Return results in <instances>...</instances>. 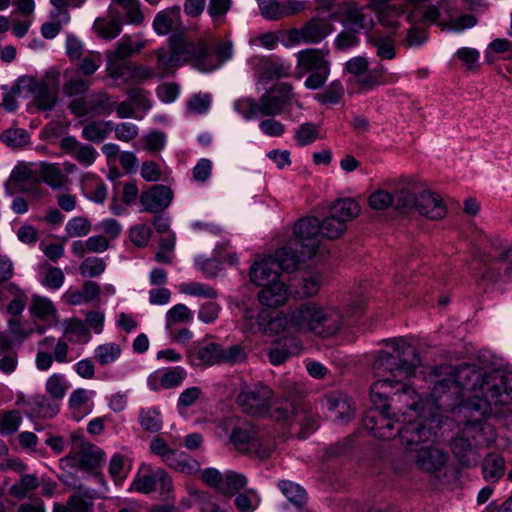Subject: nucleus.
I'll list each match as a JSON object with an SVG mask.
<instances>
[{
	"instance_id": "26",
	"label": "nucleus",
	"mask_w": 512,
	"mask_h": 512,
	"mask_svg": "<svg viewBox=\"0 0 512 512\" xmlns=\"http://www.w3.org/2000/svg\"><path fill=\"white\" fill-rule=\"evenodd\" d=\"M301 342L294 337H285L274 342L269 349L268 358L271 364L277 366L285 363L291 356L301 352Z\"/></svg>"
},
{
	"instance_id": "34",
	"label": "nucleus",
	"mask_w": 512,
	"mask_h": 512,
	"mask_svg": "<svg viewBox=\"0 0 512 512\" xmlns=\"http://www.w3.org/2000/svg\"><path fill=\"white\" fill-rule=\"evenodd\" d=\"M342 24L345 30L354 33L367 31L373 26V19L363 12L356 5H349L345 17L342 19Z\"/></svg>"
},
{
	"instance_id": "59",
	"label": "nucleus",
	"mask_w": 512,
	"mask_h": 512,
	"mask_svg": "<svg viewBox=\"0 0 512 512\" xmlns=\"http://www.w3.org/2000/svg\"><path fill=\"white\" fill-rule=\"evenodd\" d=\"M197 358L201 364L208 366L221 363V345L209 343L200 347L197 351Z\"/></svg>"
},
{
	"instance_id": "47",
	"label": "nucleus",
	"mask_w": 512,
	"mask_h": 512,
	"mask_svg": "<svg viewBox=\"0 0 512 512\" xmlns=\"http://www.w3.org/2000/svg\"><path fill=\"white\" fill-rule=\"evenodd\" d=\"M101 150L102 153L105 155L107 164L109 166V172L107 177L110 181L115 182L122 175L117 168V162L121 154L120 148L117 144L107 143L102 146Z\"/></svg>"
},
{
	"instance_id": "2",
	"label": "nucleus",
	"mask_w": 512,
	"mask_h": 512,
	"mask_svg": "<svg viewBox=\"0 0 512 512\" xmlns=\"http://www.w3.org/2000/svg\"><path fill=\"white\" fill-rule=\"evenodd\" d=\"M476 381H469L468 389L458 401L454 410L464 413L467 421L464 434L471 435L475 446L490 447L497 438L496 430L484 419L491 414L500 417L493 408L505 407L504 411H512V374L481 373L477 370Z\"/></svg>"
},
{
	"instance_id": "44",
	"label": "nucleus",
	"mask_w": 512,
	"mask_h": 512,
	"mask_svg": "<svg viewBox=\"0 0 512 512\" xmlns=\"http://www.w3.org/2000/svg\"><path fill=\"white\" fill-rule=\"evenodd\" d=\"M320 138V126L312 122H304L294 130V140L300 147L307 146Z\"/></svg>"
},
{
	"instance_id": "33",
	"label": "nucleus",
	"mask_w": 512,
	"mask_h": 512,
	"mask_svg": "<svg viewBox=\"0 0 512 512\" xmlns=\"http://www.w3.org/2000/svg\"><path fill=\"white\" fill-rule=\"evenodd\" d=\"M38 175L45 184L54 190L63 189L70 183L68 176L61 169L60 164L41 163L39 165Z\"/></svg>"
},
{
	"instance_id": "49",
	"label": "nucleus",
	"mask_w": 512,
	"mask_h": 512,
	"mask_svg": "<svg viewBox=\"0 0 512 512\" xmlns=\"http://www.w3.org/2000/svg\"><path fill=\"white\" fill-rule=\"evenodd\" d=\"M179 291L189 296L206 299H215L218 296L217 291L213 287L200 282L183 283L179 286Z\"/></svg>"
},
{
	"instance_id": "12",
	"label": "nucleus",
	"mask_w": 512,
	"mask_h": 512,
	"mask_svg": "<svg viewBox=\"0 0 512 512\" xmlns=\"http://www.w3.org/2000/svg\"><path fill=\"white\" fill-rule=\"evenodd\" d=\"M172 488V479L164 469L142 463L133 478L129 490L143 494H149L153 491L169 494Z\"/></svg>"
},
{
	"instance_id": "20",
	"label": "nucleus",
	"mask_w": 512,
	"mask_h": 512,
	"mask_svg": "<svg viewBox=\"0 0 512 512\" xmlns=\"http://www.w3.org/2000/svg\"><path fill=\"white\" fill-rule=\"evenodd\" d=\"M62 482L73 491L67 500V505L77 509L80 512H92L94 508L95 492L78 482L72 476L62 479Z\"/></svg>"
},
{
	"instance_id": "52",
	"label": "nucleus",
	"mask_w": 512,
	"mask_h": 512,
	"mask_svg": "<svg viewBox=\"0 0 512 512\" xmlns=\"http://www.w3.org/2000/svg\"><path fill=\"white\" fill-rule=\"evenodd\" d=\"M33 412L41 418H52L59 412V406L52 403L44 395H36L32 399Z\"/></svg>"
},
{
	"instance_id": "17",
	"label": "nucleus",
	"mask_w": 512,
	"mask_h": 512,
	"mask_svg": "<svg viewBox=\"0 0 512 512\" xmlns=\"http://www.w3.org/2000/svg\"><path fill=\"white\" fill-rule=\"evenodd\" d=\"M317 336L328 338L345 328L352 327L348 312H343L337 306L319 303L317 318Z\"/></svg>"
},
{
	"instance_id": "18",
	"label": "nucleus",
	"mask_w": 512,
	"mask_h": 512,
	"mask_svg": "<svg viewBox=\"0 0 512 512\" xmlns=\"http://www.w3.org/2000/svg\"><path fill=\"white\" fill-rule=\"evenodd\" d=\"M108 76L114 80H122L125 84H142L156 77L154 70L148 66L130 62L117 64L110 61L107 66Z\"/></svg>"
},
{
	"instance_id": "31",
	"label": "nucleus",
	"mask_w": 512,
	"mask_h": 512,
	"mask_svg": "<svg viewBox=\"0 0 512 512\" xmlns=\"http://www.w3.org/2000/svg\"><path fill=\"white\" fill-rule=\"evenodd\" d=\"M333 31L332 24L325 19H312L299 31L297 39L305 43L316 44L324 40Z\"/></svg>"
},
{
	"instance_id": "1",
	"label": "nucleus",
	"mask_w": 512,
	"mask_h": 512,
	"mask_svg": "<svg viewBox=\"0 0 512 512\" xmlns=\"http://www.w3.org/2000/svg\"><path fill=\"white\" fill-rule=\"evenodd\" d=\"M421 365V358L415 346L405 338L396 337L385 342V348L378 352L373 363V371L378 377L370 387V399L373 405L392 408L393 416L401 413L406 421L407 411L423 419H433L440 410H452L458 404L469 381H477V369L473 365H440L429 371V381L433 385L425 399L409 385L401 381L410 378ZM477 384V382H475Z\"/></svg>"
},
{
	"instance_id": "4",
	"label": "nucleus",
	"mask_w": 512,
	"mask_h": 512,
	"mask_svg": "<svg viewBox=\"0 0 512 512\" xmlns=\"http://www.w3.org/2000/svg\"><path fill=\"white\" fill-rule=\"evenodd\" d=\"M436 436L420 423H410L401 431V442L413 453V464L425 474L441 472L449 461V453L436 443Z\"/></svg>"
},
{
	"instance_id": "45",
	"label": "nucleus",
	"mask_w": 512,
	"mask_h": 512,
	"mask_svg": "<svg viewBox=\"0 0 512 512\" xmlns=\"http://www.w3.org/2000/svg\"><path fill=\"white\" fill-rule=\"evenodd\" d=\"M247 478L244 474L235 471H226L220 493L228 496L234 495L237 491L247 485Z\"/></svg>"
},
{
	"instance_id": "46",
	"label": "nucleus",
	"mask_w": 512,
	"mask_h": 512,
	"mask_svg": "<svg viewBox=\"0 0 512 512\" xmlns=\"http://www.w3.org/2000/svg\"><path fill=\"white\" fill-rule=\"evenodd\" d=\"M343 95L342 83L339 80H334L321 93L315 95V100L322 105H334L340 102Z\"/></svg>"
},
{
	"instance_id": "61",
	"label": "nucleus",
	"mask_w": 512,
	"mask_h": 512,
	"mask_svg": "<svg viewBox=\"0 0 512 512\" xmlns=\"http://www.w3.org/2000/svg\"><path fill=\"white\" fill-rule=\"evenodd\" d=\"M240 512H253L260 504V496L255 490H248L246 493L238 494L234 500Z\"/></svg>"
},
{
	"instance_id": "43",
	"label": "nucleus",
	"mask_w": 512,
	"mask_h": 512,
	"mask_svg": "<svg viewBox=\"0 0 512 512\" xmlns=\"http://www.w3.org/2000/svg\"><path fill=\"white\" fill-rule=\"evenodd\" d=\"M64 77L66 81L63 85V92L68 97L87 92L91 85V81L82 78L71 70L64 71Z\"/></svg>"
},
{
	"instance_id": "22",
	"label": "nucleus",
	"mask_w": 512,
	"mask_h": 512,
	"mask_svg": "<svg viewBox=\"0 0 512 512\" xmlns=\"http://www.w3.org/2000/svg\"><path fill=\"white\" fill-rule=\"evenodd\" d=\"M186 376L187 372L183 367H169L151 373L147 379V385L152 391L171 389L180 386Z\"/></svg>"
},
{
	"instance_id": "8",
	"label": "nucleus",
	"mask_w": 512,
	"mask_h": 512,
	"mask_svg": "<svg viewBox=\"0 0 512 512\" xmlns=\"http://www.w3.org/2000/svg\"><path fill=\"white\" fill-rule=\"evenodd\" d=\"M329 52L324 49H304L296 54V77L310 73L304 86L310 90L321 88L330 75Z\"/></svg>"
},
{
	"instance_id": "56",
	"label": "nucleus",
	"mask_w": 512,
	"mask_h": 512,
	"mask_svg": "<svg viewBox=\"0 0 512 512\" xmlns=\"http://www.w3.org/2000/svg\"><path fill=\"white\" fill-rule=\"evenodd\" d=\"M122 31V24L118 15L109 20L98 19V36L105 40L115 39Z\"/></svg>"
},
{
	"instance_id": "55",
	"label": "nucleus",
	"mask_w": 512,
	"mask_h": 512,
	"mask_svg": "<svg viewBox=\"0 0 512 512\" xmlns=\"http://www.w3.org/2000/svg\"><path fill=\"white\" fill-rule=\"evenodd\" d=\"M176 13L170 10L158 12L153 20V29L157 35H167L173 28Z\"/></svg>"
},
{
	"instance_id": "13",
	"label": "nucleus",
	"mask_w": 512,
	"mask_h": 512,
	"mask_svg": "<svg viewBox=\"0 0 512 512\" xmlns=\"http://www.w3.org/2000/svg\"><path fill=\"white\" fill-rule=\"evenodd\" d=\"M273 390L267 385L257 383L245 385L237 396V403L242 411L251 416H264L271 407Z\"/></svg>"
},
{
	"instance_id": "30",
	"label": "nucleus",
	"mask_w": 512,
	"mask_h": 512,
	"mask_svg": "<svg viewBox=\"0 0 512 512\" xmlns=\"http://www.w3.org/2000/svg\"><path fill=\"white\" fill-rule=\"evenodd\" d=\"M417 210L431 220L442 219L447 213L446 205L440 196L429 191H423L418 195Z\"/></svg>"
},
{
	"instance_id": "23",
	"label": "nucleus",
	"mask_w": 512,
	"mask_h": 512,
	"mask_svg": "<svg viewBox=\"0 0 512 512\" xmlns=\"http://www.w3.org/2000/svg\"><path fill=\"white\" fill-rule=\"evenodd\" d=\"M324 406L330 417L339 424L347 423L355 414V408L346 394L333 392L325 396Z\"/></svg>"
},
{
	"instance_id": "54",
	"label": "nucleus",
	"mask_w": 512,
	"mask_h": 512,
	"mask_svg": "<svg viewBox=\"0 0 512 512\" xmlns=\"http://www.w3.org/2000/svg\"><path fill=\"white\" fill-rule=\"evenodd\" d=\"M321 235L328 239L338 238L346 230V224L330 214L321 223Z\"/></svg>"
},
{
	"instance_id": "6",
	"label": "nucleus",
	"mask_w": 512,
	"mask_h": 512,
	"mask_svg": "<svg viewBox=\"0 0 512 512\" xmlns=\"http://www.w3.org/2000/svg\"><path fill=\"white\" fill-rule=\"evenodd\" d=\"M370 4L377 14L380 24L387 28H395L399 19L407 12L409 23H435L439 10L429 0H370Z\"/></svg>"
},
{
	"instance_id": "36",
	"label": "nucleus",
	"mask_w": 512,
	"mask_h": 512,
	"mask_svg": "<svg viewBox=\"0 0 512 512\" xmlns=\"http://www.w3.org/2000/svg\"><path fill=\"white\" fill-rule=\"evenodd\" d=\"M98 231V253H100L111 247V243L120 236L122 227L117 220L106 218L98 225Z\"/></svg>"
},
{
	"instance_id": "42",
	"label": "nucleus",
	"mask_w": 512,
	"mask_h": 512,
	"mask_svg": "<svg viewBox=\"0 0 512 512\" xmlns=\"http://www.w3.org/2000/svg\"><path fill=\"white\" fill-rule=\"evenodd\" d=\"M360 207L353 199H339L331 207V214L346 224L358 216Z\"/></svg>"
},
{
	"instance_id": "21",
	"label": "nucleus",
	"mask_w": 512,
	"mask_h": 512,
	"mask_svg": "<svg viewBox=\"0 0 512 512\" xmlns=\"http://www.w3.org/2000/svg\"><path fill=\"white\" fill-rule=\"evenodd\" d=\"M172 199L173 192L165 185H154L139 196L143 211L150 213L163 211L170 205Z\"/></svg>"
},
{
	"instance_id": "35",
	"label": "nucleus",
	"mask_w": 512,
	"mask_h": 512,
	"mask_svg": "<svg viewBox=\"0 0 512 512\" xmlns=\"http://www.w3.org/2000/svg\"><path fill=\"white\" fill-rule=\"evenodd\" d=\"M153 53L156 56V65L153 70L158 78H165L172 75L180 66L179 58L175 56L171 47L170 49L159 48Z\"/></svg>"
},
{
	"instance_id": "39",
	"label": "nucleus",
	"mask_w": 512,
	"mask_h": 512,
	"mask_svg": "<svg viewBox=\"0 0 512 512\" xmlns=\"http://www.w3.org/2000/svg\"><path fill=\"white\" fill-rule=\"evenodd\" d=\"M171 463L164 462L168 467L185 474H194L200 470V464L184 451L172 450Z\"/></svg>"
},
{
	"instance_id": "7",
	"label": "nucleus",
	"mask_w": 512,
	"mask_h": 512,
	"mask_svg": "<svg viewBox=\"0 0 512 512\" xmlns=\"http://www.w3.org/2000/svg\"><path fill=\"white\" fill-rule=\"evenodd\" d=\"M344 70L351 76L360 93H368L380 86L391 85L399 80L397 73L389 72L380 62L370 67L364 56L349 59L344 65Z\"/></svg>"
},
{
	"instance_id": "62",
	"label": "nucleus",
	"mask_w": 512,
	"mask_h": 512,
	"mask_svg": "<svg viewBox=\"0 0 512 512\" xmlns=\"http://www.w3.org/2000/svg\"><path fill=\"white\" fill-rule=\"evenodd\" d=\"M63 271L55 266L47 265L41 278V284L50 289H59L64 283Z\"/></svg>"
},
{
	"instance_id": "57",
	"label": "nucleus",
	"mask_w": 512,
	"mask_h": 512,
	"mask_svg": "<svg viewBox=\"0 0 512 512\" xmlns=\"http://www.w3.org/2000/svg\"><path fill=\"white\" fill-rule=\"evenodd\" d=\"M93 392L88 391L83 388H78L74 390L68 401V405L70 409L74 411H83L85 408H89V411L92 409V397Z\"/></svg>"
},
{
	"instance_id": "48",
	"label": "nucleus",
	"mask_w": 512,
	"mask_h": 512,
	"mask_svg": "<svg viewBox=\"0 0 512 512\" xmlns=\"http://www.w3.org/2000/svg\"><path fill=\"white\" fill-rule=\"evenodd\" d=\"M45 389L51 398L61 400L66 395L69 384L64 375L54 373L46 380Z\"/></svg>"
},
{
	"instance_id": "11",
	"label": "nucleus",
	"mask_w": 512,
	"mask_h": 512,
	"mask_svg": "<svg viewBox=\"0 0 512 512\" xmlns=\"http://www.w3.org/2000/svg\"><path fill=\"white\" fill-rule=\"evenodd\" d=\"M390 408H382L374 405V408L367 411L363 418V425L369 433L379 439L389 440L396 435H399L401 438V431L405 429L410 423H414L411 420H408L407 424L404 426H395V424L400 423V418L394 419L391 413H389Z\"/></svg>"
},
{
	"instance_id": "10",
	"label": "nucleus",
	"mask_w": 512,
	"mask_h": 512,
	"mask_svg": "<svg viewBox=\"0 0 512 512\" xmlns=\"http://www.w3.org/2000/svg\"><path fill=\"white\" fill-rule=\"evenodd\" d=\"M170 46L175 56L179 58L180 66L190 62L202 72H211L218 68V65L213 61L210 46L205 41L194 43L184 39H174Z\"/></svg>"
},
{
	"instance_id": "5",
	"label": "nucleus",
	"mask_w": 512,
	"mask_h": 512,
	"mask_svg": "<svg viewBox=\"0 0 512 512\" xmlns=\"http://www.w3.org/2000/svg\"><path fill=\"white\" fill-rule=\"evenodd\" d=\"M319 303L299 304L288 312L262 309L256 317L258 328L267 335L307 333L317 336Z\"/></svg>"
},
{
	"instance_id": "41",
	"label": "nucleus",
	"mask_w": 512,
	"mask_h": 512,
	"mask_svg": "<svg viewBox=\"0 0 512 512\" xmlns=\"http://www.w3.org/2000/svg\"><path fill=\"white\" fill-rule=\"evenodd\" d=\"M96 298V284L88 281L81 290L69 289L63 295V300L69 305H81Z\"/></svg>"
},
{
	"instance_id": "28",
	"label": "nucleus",
	"mask_w": 512,
	"mask_h": 512,
	"mask_svg": "<svg viewBox=\"0 0 512 512\" xmlns=\"http://www.w3.org/2000/svg\"><path fill=\"white\" fill-rule=\"evenodd\" d=\"M148 45V41L142 34L129 35L125 34L117 42L114 51L110 56L114 60H125L134 55L139 54Z\"/></svg>"
},
{
	"instance_id": "16",
	"label": "nucleus",
	"mask_w": 512,
	"mask_h": 512,
	"mask_svg": "<svg viewBox=\"0 0 512 512\" xmlns=\"http://www.w3.org/2000/svg\"><path fill=\"white\" fill-rule=\"evenodd\" d=\"M320 235L321 228L318 218H302L294 225V237L290 244L300 247L304 256L312 257L318 249Z\"/></svg>"
},
{
	"instance_id": "15",
	"label": "nucleus",
	"mask_w": 512,
	"mask_h": 512,
	"mask_svg": "<svg viewBox=\"0 0 512 512\" xmlns=\"http://www.w3.org/2000/svg\"><path fill=\"white\" fill-rule=\"evenodd\" d=\"M72 448L60 461L66 467L75 468L88 474L96 469V450L94 444L86 441L82 435H71Z\"/></svg>"
},
{
	"instance_id": "37",
	"label": "nucleus",
	"mask_w": 512,
	"mask_h": 512,
	"mask_svg": "<svg viewBox=\"0 0 512 512\" xmlns=\"http://www.w3.org/2000/svg\"><path fill=\"white\" fill-rule=\"evenodd\" d=\"M504 458L496 453H489L482 462L483 478L490 483L498 482L505 474Z\"/></svg>"
},
{
	"instance_id": "60",
	"label": "nucleus",
	"mask_w": 512,
	"mask_h": 512,
	"mask_svg": "<svg viewBox=\"0 0 512 512\" xmlns=\"http://www.w3.org/2000/svg\"><path fill=\"white\" fill-rule=\"evenodd\" d=\"M418 196H415L409 190H401L396 194L393 201L394 207L400 213H409L417 210Z\"/></svg>"
},
{
	"instance_id": "32",
	"label": "nucleus",
	"mask_w": 512,
	"mask_h": 512,
	"mask_svg": "<svg viewBox=\"0 0 512 512\" xmlns=\"http://www.w3.org/2000/svg\"><path fill=\"white\" fill-rule=\"evenodd\" d=\"M250 279L257 286H263L273 281L279 276L275 269L272 256H265L260 261H256L250 268Z\"/></svg>"
},
{
	"instance_id": "64",
	"label": "nucleus",
	"mask_w": 512,
	"mask_h": 512,
	"mask_svg": "<svg viewBox=\"0 0 512 512\" xmlns=\"http://www.w3.org/2000/svg\"><path fill=\"white\" fill-rule=\"evenodd\" d=\"M202 391L199 387H189L183 390L177 401V409L181 415H184L185 410L193 406L200 398Z\"/></svg>"
},
{
	"instance_id": "29",
	"label": "nucleus",
	"mask_w": 512,
	"mask_h": 512,
	"mask_svg": "<svg viewBox=\"0 0 512 512\" xmlns=\"http://www.w3.org/2000/svg\"><path fill=\"white\" fill-rule=\"evenodd\" d=\"M258 294L259 302L267 307H280L286 304L290 292L288 286L282 281H273L262 286Z\"/></svg>"
},
{
	"instance_id": "27",
	"label": "nucleus",
	"mask_w": 512,
	"mask_h": 512,
	"mask_svg": "<svg viewBox=\"0 0 512 512\" xmlns=\"http://www.w3.org/2000/svg\"><path fill=\"white\" fill-rule=\"evenodd\" d=\"M273 264L280 273L282 271L292 272L298 268L301 260L309 258L302 254V249L290 243L278 249L273 255Z\"/></svg>"
},
{
	"instance_id": "9",
	"label": "nucleus",
	"mask_w": 512,
	"mask_h": 512,
	"mask_svg": "<svg viewBox=\"0 0 512 512\" xmlns=\"http://www.w3.org/2000/svg\"><path fill=\"white\" fill-rule=\"evenodd\" d=\"M60 71L50 70L39 80L32 76L20 78V88L34 97L35 106L42 111L53 109L57 103Z\"/></svg>"
},
{
	"instance_id": "3",
	"label": "nucleus",
	"mask_w": 512,
	"mask_h": 512,
	"mask_svg": "<svg viewBox=\"0 0 512 512\" xmlns=\"http://www.w3.org/2000/svg\"><path fill=\"white\" fill-rule=\"evenodd\" d=\"M300 107L295 99L292 85L278 83L265 92L259 100L242 98L234 102V109L245 120H254L262 117H270L259 123L260 131L269 137H280L285 132V126L274 117L281 115L291 106Z\"/></svg>"
},
{
	"instance_id": "58",
	"label": "nucleus",
	"mask_w": 512,
	"mask_h": 512,
	"mask_svg": "<svg viewBox=\"0 0 512 512\" xmlns=\"http://www.w3.org/2000/svg\"><path fill=\"white\" fill-rule=\"evenodd\" d=\"M127 95L135 107L145 113L153 107L151 93L143 88H131L127 91Z\"/></svg>"
},
{
	"instance_id": "38",
	"label": "nucleus",
	"mask_w": 512,
	"mask_h": 512,
	"mask_svg": "<svg viewBox=\"0 0 512 512\" xmlns=\"http://www.w3.org/2000/svg\"><path fill=\"white\" fill-rule=\"evenodd\" d=\"M29 312L33 317L41 321H57V309L55 305L49 298L44 296L32 295Z\"/></svg>"
},
{
	"instance_id": "63",
	"label": "nucleus",
	"mask_w": 512,
	"mask_h": 512,
	"mask_svg": "<svg viewBox=\"0 0 512 512\" xmlns=\"http://www.w3.org/2000/svg\"><path fill=\"white\" fill-rule=\"evenodd\" d=\"M261 15L267 20H279L283 18V5L278 0H256Z\"/></svg>"
},
{
	"instance_id": "51",
	"label": "nucleus",
	"mask_w": 512,
	"mask_h": 512,
	"mask_svg": "<svg viewBox=\"0 0 512 512\" xmlns=\"http://www.w3.org/2000/svg\"><path fill=\"white\" fill-rule=\"evenodd\" d=\"M1 141L12 148L23 147L29 143V134L21 128H9L0 135Z\"/></svg>"
},
{
	"instance_id": "50",
	"label": "nucleus",
	"mask_w": 512,
	"mask_h": 512,
	"mask_svg": "<svg viewBox=\"0 0 512 512\" xmlns=\"http://www.w3.org/2000/svg\"><path fill=\"white\" fill-rule=\"evenodd\" d=\"M278 488L291 503L301 506L306 502V492L300 485L288 480H282L278 483Z\"/></svg>"
},
{
	"instance_id": "40",
	"label": "nucleus",
	"mask_w": 512,
	"mask_h": 512,
	"mask_svg": "<svg viewBox=\"0 0 512 512\" xmlns=\"http://www.w3.org/2000/svg\"><path fill=\"white\" fill-rule=\"evenodd\" d=\"M323 284V276L318 271H306L303 273L301 277V281L299 283V287L296 290V293L301 298H309L313 297L321 289Z\"/></svg>"
},
{
	"instance_id": "24",
	"label": "nucleus",
	"mask_w": 512,
	"mask_h": 512,
	"mask_svg": "<svg viewBox=\"0 0 512 512\" xmlns=\"http://www.w3.org/2000/svg\"><path fill=\"white\" fill-rule=\"evenodd\" d=\"M477 446L471 439V435H465L464 429L451 443V451L460 465L463 467H475L480 459Z\"/></svg>"
},
{
	"instance_id": "53",
	"label": "nucleus",
	"mask_w": 512,
	"mask_h": 512,
	"mask_svg": "<svg viewBox=\"0 0 512 512\" xmlns=\"http://www.w3.org/2000/svg\"><path fill=\"white\" fill-rule=\"evenodd\" d=\"M39 486V481L35 475L25 474L21 477L19 484H14L9 488V493L21 500L24 499L28 492L35 490Z\"/></svg>"
},
{
	"instance_id": "25",
	"label": "nucleus",
	"mask_w": 512,
	"mask_h": 512,
	"mask_svg": "<svg viewBox=\"0 0 512 512\" xmlns=\"http://www.w3.org/2000/svg\"><path fill=\"white\" fill-rule=\"evenodd\" d=\"M256 73L263 80L278 79L290 74L291 66L277 58L254 56L251 59Z\"/></svg>"
},
{
	"instance_id": "19",
	"label": "nucleus",
	"mask_w": 512,
	"mask_h": 512,
	"mask_svg": "<svg viewBox=\"0 0 512 512\" xmlns=\"http://www.w3.org/2000/svg\"><path fill=\"white\" fill-rule=\"evenodd\" d=\"M54 342L53 337H45L39 342V346L46 350L39 349L36 354L35 364L38 370L46 371L50 369L54 360L58 363L68 361V344L63 339H59L55 345Z\"/></svg>"
},
{
	"instance_id": "14",
	"label": "nucleus",
	"mask_w": 512,
	"mask_h": 512,
	"mask_svg": "<svg viewBox=\"0 0 512 512\" xmlns=\"http://www.w3.org/2000/svg\"><path fill=\"white\" fill-rule=\"evenodd\" d=\"M229 438L237 450L253 452L260 458L268 457L275 449V443H262L259 432L250 422H243L234 427Z\"/></svg>"
}]
</instances>
